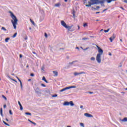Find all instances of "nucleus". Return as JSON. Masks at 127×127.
Wrapping results in <instances>:
<instances>
[{"label": "nucleus", "mask_w": 127, "mask_h": 127, "mask_svg": "<svg viewBox=\"0 0 127 127\" xmlns=\"http://www.w3.org/2000/svg\"><path fill=\"white\" fill-rule=\"evenodd\" d=\"M9 113L10 115H12V112H11V110H9Z\"/></svg>", "instance_id": "ea45409f"}, {"label": "nucleus", "mask_w": 127, "mask_h": 127, "mask_svg": "<svg viewBox=\"0 0 127 127\" xmlns=\"http://www.w3.org/2000/svg\"><path fill=\"white\" fill-rule=\"evenodd\" d=\"M10 39V38H6L5 39V42H8V40H9Z\"/></svg>", "instance_id": "aec40b11"}, {"label": "nucleus", "mask_w": 127, "mask_h": 127, "mask_svg": "<svg viewBox=\"0 0 127 127\" xmlns=\"http://www.w3.org/2000/svg\"><path fill=\"white\" fill-rule=\"evenodd\" d=\"M0 114L2 117H3V115H2V108H0Z\"/></svg>", "instance_id": "6ab92c4d"}, {"label": "nucleus", "mask_w": 127, "mask_h": 127, "mask_svg": "<svg viewBox=\"0 0 127 127\" xmlns=\"http://www.w3.org/2000/svg\"><path fill=\"white\" fill-rule=\"evenodd\" d=\"M9 13H10V16L12 20H11V22L14 28V29H16V25H17V21H18V20L17 18H16V16L13 14V13L11 11L9 12Z\"/></svg>", "instance_id": "f257e3e1"}, {"label": "nucleus", "mask_w": 127, "mask_h": 127, "mask_svg": "<svg viewBox=\"0 0 127 127\" xmlns=\"http://www.w3.org/2000/svg\"><path fill=\"white\" fill-rule=\"evenodd\" d=\"M54 6H56V7H60V6H61V3L58 2L56 4H55Z\"/></svg>", "instance_id": "f8f14e48"}, {"label": "nucleus", "mask_w": 127, "mask_h": 127, "mask_svg": "<svg viewBox=\"0 0 127 127\" xmlns=\"http://www.w3.org/2000/svg\"><path fill=\"white\" fill-rule=\"evenodd\" d=\"M8 77L9 78V79H11V78H10V77H9V76L8 75Z\"/></svg>", "instance_id": "680f3d73"}, {"label": "nucleus", "mask_w": 127, "mask_h": 127, "mask_svg": "<svg viewBox=\"0 0 127 127\" xmlns=\"http://www.w3.org/2000/svg\"><path fill=\"white\" fill-rule=\"evenodd\" d=\"M53 72L54 74V76H58V72H57V71L54 70Z\"/></svg>", "instance_id": "dca6fc26"}, {"label": "nucleus", "mask_w": 127, "mask_h": 127, "mask_svg": "<svg viewBox=\"0 0 127 127\" xmlns=\"http://www.w3.org/2000/svg\"><path fill=\"white\" fill-rule=\"evenodd\" d=\"M65 28L68 29V31H73V30L71 29V28H72V26H66V27H65Z\"/></svg>", "instance_id": "ddd939ff"}, {"label": "nucleus", "mask_w": 127, "mask_h": 127, "mask_svg": "<svg viewBox=\"0 0 127 127\" xmlns=\"http://www.w3.org/2000/svg\"><path fill=\"white\" fill-rule=\"evenodd\" d=\"M74 76H77V75H80V73L78 72H75L74 73Z\"/></svg>", "instance_id": "5701e85b"}, {"label": "nucleus", "mask_w": 127, "mask_h": 127, "mask_svg": "<svg viewBox=\"0 0 127 127\" xmlns=\"http://www.w3.org/2000/svg\"><path fill=\"white\" fill-rule=\"evenodd\" d=\"M88 4H86L85 6L90 7L94 4H98V0H90L88 2Z\"/></svg>", "instance_id": "f03ea898"}, {"label": "nucleus", "mask_w": 127, "mask_h": 127, "mask_svg": "<svg viewBox=\"0 0 127 127\" xmlns=\"http://www.w3.org/2000/svg\"><path fill=\"white\" fill-rule=\"evenodd\" d=\"M86 26H88V24H87V23H84L83 24V27H86Z\"/></svg>", "instance_id": "cd10ccee"}, {"label": "nucleus", "mask_w": 127, "mask_h": 127, "mask_svg": "<svg viewBox=\"0 0 127 127\" xmlns=\"http://www.w3.org/2000/svg\"><path fill=\"white\" fill-rule=\"evenodd\" d=\"M98 8H100V6H97L96 8H95V9H98Z\"/></svg>", "instance_id": "37998d69"}, {"label": "nucleus", "mask_w": 127, "mask_h": 127, "mask_svg": "<svg viewBox=\"0 0 127 127\" xmlns=\"http://www.w3.org/2000/svg\"><path fill=\"white\" fill-rule=\"evenodd\" d=\"M28 81H31V79H29L28 80Z\"/></svg>", "instance_id": "0e129e2a"}, {"label": "nucleus", "mask_w": 127, "mask_h": 127, "mask_svg": "<svg viewBox=\"0 0 127 127\" xmlns=\"http://www.w3.org/2000/svg\"><path fill=\"white\" fill-rule=\"evenodd\" d=\"M10 79L12 80V81H13V80H14V79H12V78H10Z\"/></svg>", "instance_id": "338daca9"}, {"label": "nucleus", "mask_w": 127, "mask_h": 127, "mask_svg": "<svg viewBox=\"0 0 127 127\" xmlns=\"http://www.w3.org/2000/svg\"><path fill=\"white\" fill-rule=\"evenodd\" d=\"M44 18H41L40 19V21H42L43 20Z\"/></svg>", "instance_id": "79ce46f5"}, {"label": "nucleus", "mask_w": 127, "mask_h": 127, "mask_svg": "<svg viewBox=\"0 0 127 127\" xmlns=\"http://www.w3.org/2000/svg\"><path fill=\"white\" fill-rule=\"evenodd\" d=\"M3 124H4V125H5V126H7L8 127H9V125L6 123L5 122L3 121Z\"/></svg>", "instance_id": "b1692460"}, {"label": "nucleus", "mask_w": 127, "mask_h": 127, "mask_svg": "<svg viewBox=\"0 0 127 127\" xmlns=\"http://www.w3.org/2000/svg\"><path fill=\"white\" fill-rule=\"evenodd\" d=\"M121 8H122V9H123V10L125 9L123 7H121Z\"/></svg>", "instance_id": "bf43d9fd"}, {"label": "nucleus", "mask_w": 127, "mask_h": 127, "mask_svg": "<svg viewBox=\"0 0 127 127\" xmlns=\"http://www.w3.org/2000/svg\"><path fill=\"white\" fill-rule=\"evenodd\" d=\"M75 88H76V86H68L62 89V90H60V92H62L65 91H67V90H69V89H75Z\"/></svg>", "instance_id": "20e7f679"}, {"label": "nucleus", "mask_w": 127, "mask_h": 127, "mask_svg": "<svg viewBox=\"0 0 127 127\" xmlns=\"http://www.w3.org/2000/svg\"><path fill=\"white\" fill-rule=\"evenodd\" d=\"M61 24L63 26H64V27H65V28H66V27L67 26V24H66V23H65V22L63 20L61 21Z\"/></svg>", "instance_id": "9b49d317"}, {"label": "nucleus", "mask_w": 127, "mask_h": 127, "mask_svg": "<svg viewBox=\"0 0 127 127\" xmlns=\"http://www.w3.org/2000/svg\"><path fill=\"white\" fill-rule=\"evenodd\" d=\"M25 40H27V37H26V38H25Z\"/></svg>", "instance_id": "69168bd1"}, {"label": "nucleus", "mask_w": 127, "mask_h": 127, "mask_svg": "<svg viewBox=\"0 0 127 127\" xmlns=\"http://www.w3.org/2000/svg\"><path fill=\"white\" fill-rule=\"evenodd\" d=\"M124 2H126V3H127V0H124Z\"/></svg>", "instance_id": "8fccbe9b"}, {"label": "nucleus", "mask_w": 127, "mask_h": 127, "mask_svg": "<svg viewBox=\"0 0 127 127\" xmlns=\"http://www.w3.org/2000/svg\"><path fill=\"white\" fill-rule=\"evenodd\" d=\"M35 93L38 94V95L41 94V90L39 89V88L37 87L35 89Z\"/></svg>", "instance_id": "6e6552de"}, {"label": "nucleus", "mask_w": 127, "mask_h": 127, "mask_svg": "<svg viewBox=\"0 0 127 127\" xmlns=\"http://www.w3.org/2000/svg\"><path fill=\"white\" fill-rule=\"evenodd\" d=\"M109 55L110 56H112V54H111V53H109Z\"/></svg>", "instance_id": "5fc2aeb1"}, {"label": "nucleus", "mask_w": 127, "mask_h": 127, "mask_svg": "<svg viewBox=\"0 0 127 127\" xmlns=\"http://www.w3.org/2000/svg\"><path fill=\"white\" fill-rule=\"evenodd\" d=\"M30 76H31V77H34V74H33V73H31V74H30Z\"/></svg>", "instance_id": "58836bf2"}, {"label": "nucleus", "mask_w": 127, "mask_h": 127, "mask_svg": "<svg viewBox=\"0 0 127 127\" xmlns=\"http://www.w3.org/2000/svg\"><path fill=\"white\" fill-rule=\"evenodd\" d=\"M98 4L100 3H104L105 1H107L108 3H111L112 1H116V0H97Z\"/></svg>", "instance_id": "7ed1b4c3"}, {"label": "nucleus", "mask_w": 127, "mask_h": 127, "mask_svg": "<svg viewBox=\"0 0 127 127\" xmlns=\"http://www.w3.org/2000/svg\"><path fill=\"white\" fill-rule=\"evenodd\" d=\"M19 56H20V58H22V55L20 54Z\"/></svg>", "instance_id": "a18cd8bd"}, {"label": "nucleus", "mask_w": 127, "mask_h": 127, "mask_svg": "<svg viewBox=\"0 0 127 127\" xmlns=\"http://www.w3.org/2000/svg\"><path fill=\"white\" fill-rule=\"evenodd\" d=\"M115 38H116V35L113 34V36L109 38L110 42H113V41L115 40Z\"/></svg>", "instance_id": "1a4fd4ad"}, {"label": "nucleus", "mask_w": 127, "mask_h": 127, "mask_svg": "<svg viewBox=\"0 0 127 127\" xmlns=\"http://www.w3.org/2000/svg\"><path fill=\"white\" fill-rule=\"evenodd\" d=\"M75 49H78V50L80 49L79 48V47H76Z\"/></svg>", "instance_id": "864d4df0"}, {"label": "nucleus", "mask_w": 127, "mask_h": 127, "mask_svg": "<svg viewBox=\"0 0 127 127\" xmlns=\"http://www.w3.org/2000/svg\"><path fill=\"white\" fill-rule=\"evenodd\" d=\"M18 81L20 82V85L21 89L22 90V82H21V80H20V79H18Z\"/></svg>", "instance_id": "f3484780"}, {"label": "nucleus", "mask_w": 127, "mask_h": 127, "mask_svg": "<svg viewBox=\"0 0 127 127\" xmlns=\"http://www.w3.org/2000/svg\"><path fill=\"white\" fill-rule=\"evenodd\" d=\"M66 127H71V126H67Z\"/></svg>", "instance_id": "774afa93"}, {"label": "nucleus", "mask_w": 127, "mask_h": 127, "mask_svg": "<svg viewBox=\"0 0 127 127\" xmlns=\"http://www.w3.org/2000/svg\"><path fill=\"white\" fill-rule=\"evenodd\" d=\"M2 98H3V99H4V100L5 101H6V100H7V99L6 98V97H5V96H4V95L2 96Z\"/></svg>", "instance_id": "7c9ffc66"}, {"label": "nucleus", "mask_w": 127, "mask_h": 127, "mask_svg": "<svg viewBox=\"0 0 127 127\" xmlns=\"http://www.w3.org/2000/svg\"><path fill=\"white\" fill-rule=\"evenodd\" d=\"M84 116L87 118H93V115L92 114H90L89 113H85Z\"/></svg>", "instance_id": "9d476101"}, {"label": "nucleus", "mask_w": 127, "mask_h": 127, "mask_svg": "<svg viewBox=\"0 0 127 127\" xmlns=\"http://www.w3.org/2000/svg\"><path fill=\"white\" fill-rule=\"evenodd\" d=\"M6 122H8V119H7V118H6Z\"/></svg>", "instance_id": "13d9d810"}, {"label": "nucleus", "mask_w": 127, "mask_h": 127, "mask_svg": "<svg viewBox=\"0 0 127 127\" xmlns=\"http://www.w3.org/2000/svg\"><path fill=\"white\" fill-rule=\"evenodd\" d=\"M1 29H2V30H4V31H6V29H5V28H4V27H2Z\"/></svg>", "instance_id": "bb28decb"}, {"label": "nucleus", "mask_w": 127, "mask_h": 127, "mask_svg": "<svg viewBox=\"0 0 127 127\" xmlns=\"http://www.w3.org/2000/svg\"><path fill=\"white\" fill-rule=\"evenodd\" d=\"M89 94H93V92H88Z\"/></svg>", "instance_id": "3c124183"}, {"label": "nucleus", "mask_w": 127, "mask_h": 127, "mask_svg": "<svg viewBox=\"0 0 127 127\" xmlns=\"http://www.w3.org/2000/svg\"><path fill=\"white\" fill-rule=\"evenodd\" d=\"M97 48L98 49V52L99 53L97 54H100V55H102L103 53H104V51H103L102 50V49H101V48H100V47L96 46Z\"/></svg>", "instance_id": "0eeeda50"}, {"label": "nucleus", "mask_w": 127, "mask_h": 127, "mask_svg": "<svg viewBox=\"0 0 127 127\" xmlns=\"http://www.w3.org/2000/svg\"><path fill=\"white\" fill-rule=\"evenodd\" d=\"M101 56L102 55L100 54H97L96 56V61L97 63H99V64L100 63H101Z\"/></svg>", "instance_id": "423d86ee"}, {"label": "nucleus", "mask_w": 127, "mask_h": 127, "mask_svg": "<svg viewBox=\"0 0 127 127\" xmlns=\"http://www.w3.org/2000/svg\"><path fill=\"white\" fill-rule=\"evenodd\" d=\"M80 127H85V125L83 123H80Z\"/></svg>", "instance_id": "393cba45"}, {"label": "nucleus", "mask_w": 127, "mask_h": 127, "mask_svg": "<svg viewBox=\"0 0 127 127\" xmlns=\"http://www.w3.org/2000/svg\"><path fill=\"white\" fill-rule=\"evenodd\" d=\"M64 1H65V2H67V1H68V0H64Z\"/></svg>", "instance_id": "052dcab7"}, {"label": "nucleus", "mask_w": 127, "mask_h": 127, "mask_svg": "<svg viewBox=\"0 0 127 127\" xmlns=\"http://www.w3.org/2000/svg\"><path fill=\"white\" fill-rule=\"evenodd\" d=\"M72 14L74 17H75V10H73L72 11Z\"/></svg>", "instance_id": "c85d7f7f"}, {"label": "nucleus", "mask_w": 127, "mask_h": 127, "mask_svg": "<svg viewBox=\"0 0 127 127\" xmlns=\"http://www.w3.org/2000/svg\"><path fill=\"white\" fill-rule=\"evenodd\" d=\"M57 94H55V95H52V97H53V98H55V97H57Z\"/></svg>", "instance_id": "473e14b6"}, {"label": "nucleus", "mask_w": 127, "mask_h": 127, "mask_svg": "<svg viewBox=\"0 0 127 127\" xmlns=\"http://www.w3.org/2000/svg\"><path fill=\"white\" fill-rule=\"evenodd\" d=\"M106 10H108V9H105L103 11V12H105V11H106Z\"/></svg>", "instance_id": "de8ad7c7"}, {"label": "nucleus", "mask_w": 127, "mask_h": 127, "mask_svg": "<svg viewBox=\"0 0 127 127\" xmlns=\"http://www.w3.org/2000/svg\"><path fill=\"white\" fill-rule=\"evenodd\" d=\"M73 63H74V62H71V63H69V64H73Z\"/></svg>", "instance_id": "603ef678"}, {"label": "nucleus", "mask_w": 127, "mask_h": 127, "mask_svg": "<svg viewBox=\"0 0 127 127\" xmlns=\"http://www.w3.org/2000/svg\"><path fill=\"white\" fill-rule=\"evenodd\" d=\"M3 108L4 109H5V108H6V105H4Z\"/></svg>", "instance_id": "49530a36"}, {"label": "nucleus", "mask_w": 127, "mask_h": 127, "mask_svg": "<svg viewBox=\"0 0 127 127\" xmlns=\"http://www.w3.org/2000/svg\"><path fill=\"white\" fill-rule=\"evenodd\" d=\"M43 81H44L45 82H46V83H48V81H47V80H46V78H45V77H43L42 78Z\"/></svg>", "instance_id": "a211bd4d"}, {"label": "nucleus", "mask_w": 127, "mask_h": 127, "mask_svg": "<svg viewBox=\"0 0 127 127\" xmlns=\"http://www.w3.org/2000/svg\"><path fill=\"white\" fill-rule=\"evenodd\" d=\"M88 39V38H82V40H87Z\"/></svg>", "instance_id": "c9c22d12"}, {"label": "nucleus", "mask_w": 127, "mask_h": 127, "mask_svg": "<svg viewBox=\"0 0 127 127\" xmlns=\"http://www.w3.org/2000/svg\"><path fill=\"white\" fill-rule=\"evenodd\" d=\"M108 31H110V29H108V30H105L104 32L106 33L108 32Z\"/></svg>", "instance_id": "2f4dec72"}, {"label": "nucleus", "mask_w": 127, "mask_h": 127, "mask_svg": "<svg viewBox=\"0 0 127 127\" xmlns=\"http://www.w3.org/2000/svg\"><path fill=\"white\" fill-rule=\"evenodd\" d=\"M31 22L32 23V24H33L34 25V24H35V23H34V21H32V20H31V19H30Z\"/></svg>", "instance_id": "c756f323"}, {"label": "nucleus", "mask_w": 127, "mask_h": 127, "mask_svg": "<svg viewBox=\"0 0 127 127\" xmlns=\"http://www.w3.org/2000/svg\"><path fill=\"white\" fill-rule=\"evenodd\" d=\"M90 60H91V61H95L96 60V58H95V57H92L90 58Z\"/></svg>", "instance_id": "4be33fe9"}, {"label": "nucleus", "mask_w": 127, "mask_h": 127, "mask_svg": "<svg viewBox=\"0 0 127 127\" xmlns=\"http://www.w3.org/2000/svg\"><path fill=\"white\" fill-rule=\"evenodd\" d=\"M81 74H85V72L82 71V72H79V75H81Z\"/></svg>", "instance_id": "e433bc0d"}, {"label": "nucleus", "mask_w": 127, "mask_h": 127, "mask_svg": "<svg viewBox=\"0 0 127 127\" xmlns=\"http://www.w3.org/2000/svg\"><path fill=\"white\" fill-rule=\"evenodd\" d=\"M25 114L26 115H28V116H31V113H30L26 112V113H25Z\"/></svg>", "instance_id": "a878e982"}, {"label": "nucleus", "mask_w": 127, "mask_h": 127, "mask_svg": "<svg viewBox=\"0 0 127 127\" xmlns=\"http://www.w3.org/2000/svg\"><path fill=\"white\" fill-rule=\"evenodd\" d=\"M18 104L19 106H20V110L21 111H22V110H23V108L22 107V105H21L20 102L18 101Z\"/></svg>", "instance_id": "4468645a"}, {"label": "nucleus", "mask_w": 127, "mask_h": 127, "mask_svg": "<svg viewBox=\"0 0 127 127\" xmlns=\"http://www.w3.org/2000/svg\"><path fill=\"white\" fill-rule=\"evenodd\" d=\"M17 35V33H15L13 36H12V38H15V37H16V36Z\"/></svg>", "instance_id": "412c9836"}, {"label": "nucleus", "mask_w": 127, "mask_h": 127, "mask_svg": "<svg viewBox=\"0 0 127 127\" xmlns=\"http://www.w3.org/2000/svg\"><path fill=\"white\" fill-rule=\"evenodd\" d=\"M77 27H78V29H80V26L78 25Z\"/></svg>", "instance_id": "4d7b16f0"}, {"label": "nucleus", "mask_w": 127, "mask_h": 127, "mask_svg": "<svg viewBox=\"0 0 127 127\" xmlns=\"http://www.w3.org/2000/svg\"><path fill=\"white\" fill-rule=\"evenodd\" d=\"M80 108V109H83V108H84V106L83 105H81Z\"/></svg>", "instance_id": "c03bdc74"}, {"label": "nucleus", "mask_w": 127, "mask_h": 127, "mask_svg": "<svg viewBox=\"0 0 127 127\" xmlns=\"http://www.w3.org/2000/svg\"><path fill=\"white\" fill-rule=\"evenodd\" d=\"M87 49H89V47L86 48H85V49H83V50L85 51H86V50H87Z\"/></svg>", "instance_id": "a19ab883"}, {"label": "nucleus", "mask_w": 127, "mask_h": 127, "mask_svg": "<svg viewBox=\"0 0 127 127\" xmlns=\"http://www.w3.org/2000/svg\"><path fill=\"white\" fill-rule=\"evenodd\" d=\"M69 105L71 107H73L74 105L73 101H70L69 102L65 101L64 103V106H69Z\"/></svg>", "instance_id": "39448f33"}, {"label": "nucleus", "mask_w": 127, "mask_h": 127, "mask_svg": "<svg viewBox=\"0 0 127 127\" xmlns=\"http://www.w3.org/2000/svg\"><path fill=\"white\" fill-rule=\"evenodd\" d=\"M121 122H124L125 123L127 122V118L125 117L123 120H121Z\"/></svg>", "instance_id": "2eb2a0df"}, {"label": "nucleus", "mask_w": 127, "mask_h": 127, "mask_svg": "<svg viewBox=\"0 0 127 127\" xmlns=\"http://www.w3.org/2000/svg\"><path fill=\"white\" fill-rule=\"evenodd\" d=\"M41 70H44V66H42L41 68Z\"/></svg>", "instance_id": "09e8293b"}, {"label": "nucleus", "mask_w": 127, "mask_h": 127, "mask_svg": "<svg viewBox=\"0 0 127 127\" xmlns=\"http://www.w3.org/2000/svg\"><path fill=\"white\" fill-rule=\"evenodd\" d=\"M31 124H33V125H34V126H36V123H34V122H31Z\"/></svg>", "instance_id": "f704fd0d"}, {"label": "nucleus", "mask_w": 127, "mask_h": 127, "mask_svg": "<svg viewBox=\"0 0 127 127\" xmlns=\"http://www.w3.org/2000/svg\"><path fill=\"white\" fill-rule=\"evenodd\" d=\"M45 37H46V38H47V37H48V36L47 35V34L46 33H45Z\"/></svg>", "instance_id": "72a5a7b5"}, {"label": "nucleus", "mask_w": 127, "mask_h": 127, "mask_svg": "<svg viewBox=\"0 0 127 127\" xmlns=\"http://www.w3.org/2000/svg\"><path fill=\"white\" fill-rule=\"evenodd\" d=\"M96 13V14L98 13H100V12H97Z\"/></svg>", "instance_id": "e2e57ef3"}, {"label": "nucleus", "mask_w": 127, "mask_h": 127, "mask_svg": "<svg viewBox=\"0 0 127 127\" xmlns=\"http://www.w3.org/2000/svg\"><path fill=\"white\" fill-rule=\"evenodd\" d=\"M41 86H42V87H46V85H45L44 84H43V83L41 84Z\"/></svg>", "instance_id": "4c0bfd02"}, {"label": "nucleus", "mask_w": 127, "mask_h": 127, "mask_svg": "<svg viewBox=\"0 0 127 127\" xmlns=\"http://www.w3.org/2000/svg\"><path fill=\"white\" fill-rule=\"evenodd\" d=\"M28 122H30V123H31V122H32V121H31L30 120H29V119H28Z\"/></svg>", "instance_id": "6e6d98bb"}]
</instances>
